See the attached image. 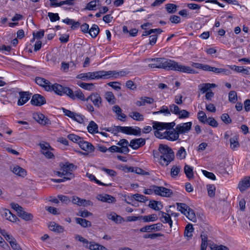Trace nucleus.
Instances as JSON below:
<instances>
[{
	"instance_id": "de8ad7c7",
	"label": "nucleus",
	"mask_w": 250,
	"mask_h": 250,
	"mask_svg": "<svg viewBox=\"0 0 250 250\" xmlns=\"http://www.w3.org/2000/svg\"><path fill=\"white\" fill-rule=\"evenodd\" d=\"M75 239L79 241L82 242L84 247L88 249L90 242L86 239L78 234L75 236Z\"/></svg>"
},
{
	"instance_id": "f8f14e48",
	"label": "nucleus",
	"mask_w": 250,
	"mask_h": 250,
	"mask_svg": "<svg viewBox=\"0 0 250 250\" xmlns=\"http://www.w3.org/2000/svg\"><path fill=\"white\" fill-rule=\"evenodd\" d=\"M19 94V98L17 104L18 105L21 106L29 101L32 94L28 91H20Z\"/></svg>"
},
{
	"instance_id": "bb28decb",
	"label": "nucleus",
	"mask_w": 250,
	"mask_h": 250,
	"mask_svg": "<svg viewBox=\"0 0 250 250\" xmlns=\"http://www.w3.org/2000/svg\"><path fill=\"white\" fill-rule=\"evenodd\" d=\"M18 216L26 221L32 220L33 218V215L31 213L25 211L23 208L20 211Z\"/></svg>"
},
{
	"instance_id": "49530a36",
	"label": "nucleus",
	"mask_w": 250,
	"mask_h": 250,
	"mask_svg": "<svg viewBox=\"0 0 250 250\" xmlns=\"http://www.w3.org/2000/svg\"><path fill=\"white\" fill-rule=\"evenodd\" d=\"M67 138L72 142L78 143V144H79L80 142L82 141L83 139V138L80 136L73 134H69L67 136Z\"/></svg>"
},
{
	"instance_id": "9d476101",
	"label": "nucleus",
	"mask_w": 250,
	"mask_h": 250,
	"mask_svg": "<svg viewBox=\"0 0 250 250\" xmlns=\"http://www.w3.org/2000/svg\"><path fill=\"white\" fill-rule=\"evenodd\" d=\"M68 96L73 100L78 99L82 101H86V98H85L84 94L80 89L76 90L74 92L73 90L70 88V90L68 91Z\"/></svg>"
},
{
	"instance_id": "c03bdc74",
	"label": "nucleus",
	"mask_w": 250,
	"mask_h": 250,
	"mask_svg": "<svg viewBox=\"0 0 250 250\" xmlns=\"http://www.w3.org/2000/svg\"><path fill=\"white\" fill-rule=\"evenodd\" d=\"M186 217L190 221L193 222H196V217L194 211L190 208L186 212V214H185Z\"/></svg>"
},
{
	"instance_id": "2f4dec72",
	"label": "nucleus",
	"mask_w": 250,
	"mask_h": 250,
	"mask_svg": "<svg viewBox=\"0 0 250 250\" xmlns=\"http://www.w3.org/2000/svg\"><path fill=\"white\" fill-rule=\"evenodd\" d=\"M129 116L133 120L137 121H142L144 120V116L137 111L131 112L129 114Z\"/></svg>"
},
{
	"instance_id": "f03ea898",
	"label": "nucleus",
	"mask_w": 250,
	"mask_h": 250,
	"mask_svg": "<svg viewBox=\"0 0 250 250\" xmlns=\"http://www.w3.org/2000/svg\"><path fill=\"white\" fill-rule=\"evenodd\" d=\"M162 68L167 70L177 71L188 74H195L196 71L189 66L180 64L178 62L170 59L162 58Z\"/></svg>"
},
{
	"instance_id": "1a4fd4ad",
	"label": "nucleus",
	"mask_w": 250,
	"mask_h": 250,
	"mask_svg": "<svg viewBox=\"0 0 250 250\" xmlns=\"http://www.w3.org/2000/svg\"><path fill=\"white\" fill-rule=\"evenodd\" d=\"M192 125L191 122L178 124L176 126V130L179 134L187 133L190 130Z\"/></svg>"
},
{
	"instance_id": "4c0bfd02",
	"label": "nucleus",
	"mask_w": 250,
	"mask_h": 250,
	"mask_svg": "<svg viewBox=\"0 0 250 250\" xmlns=\"http://www.w3.org/2000/svg\"><path fill=\"white\" fill-rule=\"evenodd\" d=\"M100 2L99 0H92L88 3L85 7L84 8V10H95L97 9L96 6L97 3H99Z\"/></svg>"
},
{
	"instance_id": "4468645a",
	"label": "nucleus",
	"mask_w": 250,
	"mask_h": 250,
	"mask_svg": "<svg viewBox=\"0 0 250 250\" xmlns=\"http://www.w3.org/2000/svg\"><path fill=\"white\" fill-rule=\"evenodd\" d=\"M33 118L39 124L42 125L51 124L50 121L44 115L40 113H36L33 114Z\"/></svg>"
},
{
	"instance_id": "37998d69",
	"label": "nucleus",
	"mask_w": 250,
	"mask_h": 250,
	"mask_svg": "<svg viewBox=\"0 0 250 250\" xmlns=\"http://www.w3.org/2000/svg\"><path fill=\"white\" fill-rule=\"evenodd\" d=\"M211 72H213L217 74L223 73L227 75H229L231 74L230 70L229 69L225 68H219L215 67H212Z\"/></svg>"
},
{
	"instance_id": "3c124183",
	"label": "nucleus",
	"mask_w": 250,
	"mask_h": 250,
	"mask_svg": "<svg viewBox=\"0 0 250 250\" xmlns=\"http://www.w3.org/2000/svg\"><path fill=\"white\" fill-rule=\"evenodd\" d=\"M177 115L178 116L179 119H186L189 117L190 113L187 110L183 109L180 110Z\"/></svg>"
},
{
	"instance_id": "a211bd4d",
	"label": "nucleus",
	"mask_w": 250,
	"mask_h": 250,
	"mask_svg": "<svg viewBox=\"0 0 250 250\" xmlns=\"http://www.w3.org/2000/svg\"><path fill=\"white\" fill-rule=\"evenodd\" d=\"M124 133L127 135L140 136L141 134V128L138 126H125Z\"/></svg>"
},
{
	"instance_id": "6e6552de",
	"label": "nucleus",
	"mask_w": 250,
	"mask_h": 250,
	"mask_svg": "<svg viewBox=\"0 0 250 250\" xmlns=\"http://www.w3.org/2000/svg\"><path fill=\"white\" fill-rule=\"evenodd\" d=\"M105 79L111 78L112 79H117L120 77H124L128 74V72L125 70L120 71H104Z\"/></svg>"
},
{
	"instance_id": "bf43d9fd",
	"label": "nucleus",
	"mask_w": 250,
	"mask_h": 250,
	"mask_svg": "<svg viewBox=\"0 0 250 250\" xmlns=\"http://www.w3.org/2000/svg\"><path fill=\"white\" fill-rule=\"evenodd\" d=\"M222 121L226 124H229L231 123L232 121L228 114H223L221 116Z\"/></svg>"
},
{
	"instance_id": "c9c22d12",
	"label": "nucleus",
	"mask_w": 250,
	"mask_h": 250,
	"mask_svg": "<svg viewBox=\"0 0 250 250\" xmlns=\"http://www.w3.org/2000/svg\"><path fill=\"white\" fill-rule=\"evenodd\" d=\"M184 172L188 179L193 178V168L191 166L186 165L184 167Z\"/></svg>"
},
{
	"instance_id": "f704fd0d",
	"label": "nucleus",
	"mask_w": 250,
	"mask_h": 250,
	"mask_svg": "<svg viewBox=\"0 0 250 250\" xmlns=\"http://www.w3.org/2000/svg\"><path fill=\"white\" fill-rule=\"evenodd\" d=\"M77 84L81 88L87 90H92L94 88V85L92 83H85L82 82H78Z\"/></svg>"
},
{
	"instance_id": "b1692460",
	"label": "nucleus",
	"mask_w": 250,
	"mask_h": 250,
	"mask_svg": "<svg viewBox=\"0 0 250 250\" xmlns=\"http://www.w3.org/2000/svg\"><path fill=\"white\" fill-rule=\"evenodd\" d=\"M49 228L50 230L58 233H62L64 231V228L62 226L54 222H50L49 225Z\"/></svg>"
},
{
	"instance_id": "a18cd8bd",
	"label": "nucleus",
	"mask_w": 250,
	"mask_h": 250,
	"mask_svg": "<svg viewBox=\"0 0 250 250\" xmlns=\"http://www.w3.org/2000/svg\"><path fill=\"white\" fill-rule=\"evenodd\" d=\"M86 176L90 179V181H94L98 185H99L101 186H108L109 185H111V184H105L102 183L100 181L97 180L96 179V178L95 177V176L92 174H89V173H87L86 174Z\"/></svg>"
},
{
	"instance_id": "774afa93",
	"label": "nucleus",
	"mask_w": 250,
	"mask_h": 250,
	"mask_svg": "<svg viewBox=\"0 0 250 250\" xmlns=\"http://www.w3.org/2000/svg\"><path fill=\"white\" fill-rule=\"evenodd\" d=\"M108 85L117 91L120 90L121 88L120 86V83L118 82H110L108 83Z\"/></svg>"
},
{
	"instance_id": "c85d7f7f",
	"label": "nucleus",
	"mask_w": 250,
	"mask_h": 250,
	"mask_svg": "<svg viewBox=\"0 0 250 250\" xmlns=\"http://www.w3.org/2000/svg\"><path fill=\"white\" fill-rule=\"evenodd\" d=\"M87 128L90 133L94 134L99 133L98 125L93 121L90 122Z\"/></svg>"
},
{
	"instance_id": "7c9ffc66",
	"label": "nucleus",
	"mask_w": 250,
	"mask_h": 250,
	"mask_svg": "<svg viewBox=\"0 0 250 250\" xmlns=\"http://www.w3.org/2000/svg\"><path fill=\"white\" fill-rule=\"evenodd\" d=\"M75 220L77 224H79L83 228H86L91 226V222L86 220L85 219L81 218H76Z\"/></svg>"
},
{
	"instance_id": "6e6d98bb",
	"label": "nucleus",
	"mask_w": 250,
	"mask_h": 250,
	"mask_svg": "<svg viewBox=\"0 0 250 250\" xmlns=\"http://www.w3.org/2000/svg\"><path fill=\"white\" fill-rule=\"evenodd\" d=\"M229 100L230 102L235 103L237 100V93L235 91H231L229 94Z\"/></svg>"
},
{
	"instance_id": "ddd939ff",
	"label": "nucleus",
	"mask_w": 250,
	"mask_h": 250,
	"mask_svg": "<svg viewBox=\"0 0 250 250\" xmlns=\"http://www.w3.org/2000/svg\"><path fill=\"white\" fill-rule=\"evenodd\" d=\"M72 202L73 204L79 206H92L93 205V202L90 200L81 199L76 196L73 197Z\"/></svg>"
},
{
	"instance_id": "052dcab7",
	"label": "nucleus",
	"mask_w": 250,
	"mask_h": 250,
	"mask_svg": "<svg viewBox=\"0 0 250 250\" xmlns=\"http://www.w3.org/2000/svg\"><path fill=\"white\" fill-rule=\"evenodd\" d=\"M48 16L52 22H54L60 20V17L57 13L49 12L48 13Z\"/></svg>"
},
{
	"instance_id": "79ce46f5",
	"label": "nucleus",
	"mask_w": 250,
	"mask_h": 250,
	"mask_svg": "<svg viewBox=\"0 0 250 250\" xmlns=\"http://www.w3.org/2000/svg\"><path fill=\"white\" fill-rule=\"evenodd\" d=\"M162 58H155L152 60L153 63L149 64V66L152 68H162L161 61Z\"/></svg>"
},
{
	"instance_id": "412c9836",
	"label": "nucleus",
	"mask_w": 250,
	"mask_h": 250,
	"mask_svg": "<svg viewBox=\"0 0 250 250\" xmlns=\"http://www.w3.org/2000/svg\"><path fill=\"white\" fill-rule=\"evenodd\" d=\"M250 187V176L245 177L238 184L239 190L243 192Z\"/></svg>"
},
{
	"instance_id": "4d7b16f0",
	"label": "nucleus",
	"mask_w": 250,
	"mask_h": 250,
	"mask_svg": "<svg viewBox=\"0 0 250 250\" xmlns=\"http://www.w3.org/2000/svg\"><path fill=\"white\" fill-rule=\"evenodd\" d=\"M208 195L210 197L215 195V187L213 185H208L207 186Z\"/></svg>"
},
{
	"instance_id": "39448f33",
	"label": "nucleus",
	"mask_w": 250,
	"mask_h": 250,
	"mask_svg": "<svg viewBox=\"0 0 250 250\" xmlns=\"http://www.w3.org/2000/svg\"><path fill=\"white\" fill-rule=\"evenodd\" d=\"M104 73V70L81 73L76 76V78L83 81L100 79H105Z\"/></svg>"
},
{
	"instance_id": "f257e3e1",
	"label": "nucleus",
	"mask_w": 250,
	"mask_h": 250,
	"mask_svg": "<svg viewBox=\"0 0 250 250\" xmlns=\"http://www.w3.org/2000/svg\"><path fill=\"white\" fill-rule=\"evenodd\" d=\"M153 128L156 129L154 135L160 139H166L169 141H176L178 139L179 134L176 128L170 130L175 125L174 122L162 123L154 121L152 123Z\"/></svg>"
},
{
	"instance_id": "cd10ccee",
	"label": "nucleus",
	"mask_w": 250,
	"mask_h": 250,
	"mask_svg": "<svg viewBox=\"0 0 250 250\" xmlns=\"http://www.w3.org/2000/svg\"><path fill=\"white\" fill-rule=\"evenodd\" d=\"M12 171L15 174L22 177H24L26 175V170L19 166H14Z\"/></svg>"
},
{
	"instance_id": "603ef678",
	"label": "nucleus",
	"mask_w": 250,
	"mask_h": 250,
	"mask_svg": "<svg viewBox=\"0 0 250 250\" xmlns=\"http://www.w3.org/2000/svg\"><path fill=\"white\" fill-rule=\"evenodd\" d=\"M160 113H164L165 115H170V112L169 109L168 108V107L167 106H163L161 107V109L160 110L158 111H154L153 112V114H158Z\"/></svg>"
},
{
	"instance_id": "ea45409f",
	"label": "nucleus",
	"mask_w": 250,
	"mask_h": 250,
	"mask_svg": "<svg viewBox=\"0 0 250 250\" xmlns=\"http://www.w3.org/2000/svg\"><path fill=\"white\" fill-rule=\"evenodd\" d=\"M194 229L191 224H188L185 229L184 235L185 236L191 238L192 236V232L193 231Z\"/></svg>"
},
{
	"instance_id": "5fc2aeb1",
	"label": "nucleus",
	"mask_w": 250,
	"mask_h": 250,
	"mask_svg": "<svg viewBox=\"0 0 250 250\" xmlns=\"http://www.w3.org/2000/svg\"><path fill=\"white\" fill-rule=\"evenodd\" d=\"M198 119L200 122L203 123H206L208 119L206 113L203 111H199L197 115Z\"/></svg>"
},
{
	"instance_id": "9b49d317",
	"label": "nucleus",
	"mask_w": 250,
	"mask_h": 250,
	"mask_svg": "<svg viewBox=\"0 0 250 250\" xmlns=\"http://www.w3.org/2000/svg\"><path fill=\"white\" fill-rule=\"evenodd\" d=\"M30 103L33 105L40 106L46 103V100L42 95L35 94L33 95Z\"/></svg>"
},
{
	"instance_id": "58836bf2",
	"label": "nucleus",
	"mask_w": 250,
	"mask_h": 250,
	"mask_svg": "<svg viewBox=\"0 0 250 250\" xmlns=\"http://www.w3.org/2000/svg\"><path fill=\"white\" fill-rule=\"evenodd\" d=\"M100 31L98 26L96 24H93L91 28L89 30L88 33L92 38L97 37Z\"/></svg>"
},
{
	"instance_id": "69168bd1",
	"label": "nucleus",
	"mask_w": 250,
	"mask_h": 250,
	"mask_svg": "<svg viewBox=\"0 0 250 250\" xmlns=\"http://www.w3.org/2000/svg\"><path fill=\"white\" fill-rule=\"evenodd\" d=\"M156 188L155 185H151L148 189H145L144 193L146 194H152L154 193L156 194Z\"/></svg>"
},
{
	"instance_id": "5701e85b",
	"label": "nucleus",
	"mask_w": 250,
	"mask_h": 250,
	"mask_svg": "<svg viewBox=\"0 0 250 250\" xmlns=\"http://www.w3.org/2000/svg\"><path fill=\"white\" fill-rule=\"evenodd\" d=\"M1 213L3 217L12 222H15L18 219L17 216L12 214L11 212L7 209H3Z\"/></svg>"
},
{
	"instance_id": "dca6fc26",
	"label": "nucleus",
	"mask_w": 250,
	"mask_h": 250,
	"mask_svg": "<svg viewBox=\"0 0 250 250\" xmlns=\"http://www.w3.org/2000/svg\"><path fill=\"white\" fill-rule=\"evenodd\" d=\"M162 224L159 223L155 224L146 226L140 229V231L142 232H150L152 231H158L161 229Z\"/></svg>"
},
{
	"instance_id": "0e129e2a",
	"label": "nucleus",
	"mask_w": 250,
	"mask_h": 250,
	"mask_svg": "<svg viewBox=\"0 0 250 250\" xmlns=\"http://www.w3.org/2000/svg\"><path fill=\"white\" fill-rule=\"evenodd\" d=\"M77 215L82 217L86 218L88 216H92V213L86 210H80L77 213Z\"/></svg>"
},
{
	"instance_id": "338daca9",
	"label": "nucleus",
	"mask_w": 250,
	"mask_h": 250,
	"mask_svg": "<svg viewBox=\"0 0 250 250\" xmlns=\"http://www.w3.org/2000/svg\"><path fill=\"white\" fill-rule=\"evenodd\" d=\"M169 107L170 112L171 111L172 113L176 115L178 114V112L180 110L179 107L174 104H170L169 106Z\"/></svg>"
},
{
	"instance_id": "e433bc0d",
	"label": "nucleus",
	"mask_w": 250,
	"mask_h": 250,
	"mask_svg": "<svg viewBox=\"0 0 250 250\" xmlns=\"http://www.w3.org/2000/svg\"><path fill=\"white\" fill-rule=\"evenodd\" d=\"M176 205L177 209L184 214H186V212L190 208L185 203H177Z\"/></svg>"
},
{
	"instance_id": "aec40b11",
	"label": "nucleus",
	"mask_w": 250,
	"mask_h": 250,
	"mask_svg": "<svg viewBox=\"0 0 250 250\" xmlns=\"http://www.w3.org/2000/svg\"><path fill=\"white\" fill-rule=\"evenodd\" d=\"M80 147L87 152H92L94 151V146L89 142L85 141L82 139L79 144Z\"/></svg>"
},
{
	"instance_id": "20e7f679",
	"label": "nucleus",
	"mask_w": 250,
	"mask_h": 250,
	"mask_svg": "<svg viewBox=\"0 0 250 250\" xmlns=\"http://www.w3.org/2000/svg\"><path fill=\"white\" fill-rule=\"evenodd\" d=\"M76 168L73 164L66 163L61 167V171H55V174L60 177H63L66 181L70 180L74 177L72 171Z\"/></svg>"
},
{
	"instance_id": "e2e57ef3",
	"label": "nucleus",
	"mask_w": 250,
	"mask_h": 250,
	"mask_svg": "<svg viewBox=\"0 0 250 250\" xmlns=\"http://www.w3.org/2000/svg\"><path fill=\"white\" fill-rule=\"evenodd\" d=\"M115 152L127 154L129 151V148L126 147H119L115 146Z\"/></svg>"
},
{
	"instance_id": "09e8293b",
	"label": "nucleus",
	"mask_w": 250,
	"mask_h": 250,
	"mask_svg": "<svg viewBox=\"0 0 250 250\" xmlns=\"http://www.w3.org/2000/svg\"><path fill=\"white\" fill-rule=\"evenodd\" d=\"M186 152L185 148L181 146L176 153V156L179 159L182 160L186 158Z\"/></svg>"
},
{
	"instance_id": "c756f323",
	"label": "nucleus",
	"mask_w": 250,
	"mask_h": 250,
	"mask_svg": "<svg viewBox=\"0 0 250 250\" xmlns=\"http://www.w3.org/2000/svg\"><path fill=\"white\" fill-rule=\"evenodd\" d=\"M230 148L235 150L236 148L239 147L240 146V144L238 142V136H234L233 137L229 139Z\"/></svg>"
},
{
	"instance_id": "8fccbe9b",
	"label": "nucleus",
	"mask_w": 250,
	"mask_h": 250,
	"mask_svg": "<svg viewBox=\"0 0 250 250\" xmlns=\"http://www.w3.org/2000/svg\"><path fill=\"white\" fill-rule=\"evenodd\" d=\"M177 7L176 5L172 3L166 5V9L168 13H174L176 11Z\"/></svg>"
},
{
	"instance_id": "473e14b6",
	"label": "nucleus",
	"mask_w": 250,
	"mask_h": 250,
	"mask_svg": "<svg viewBox=\"0 0 250 250\" xmlns=\"http://www.w3.org/2000/svg\"><path fill=\"white\" fill-rule=\"evenodd\" d=\"M158 217L156 214H153L149 215L141 216V219L144 222H154L158 220Z\"/></svg>"
},
{
	"instance_id": "864d4df0",
	"label": "nucleus",
	"mask_w": 250,
	"mask_h": 250,
	"mask_svg": "<svg viewBox=\"0 0 250 250\" xmlns=\"http://www.w3.org/2000/svg\"><path fill=\"white\" fill-rule=\"evenodd\" d=\"M181 170V167L179 166H173L170 171V174L172 177L174 178L178 175Z\"/></svg>"
},
{
	"instance_id": "a19ab883",
	"label": "nucleus",
	"mask_w": 250,
	"mask_h": 250,
	"mask_svg": "<svg viewBox=\"0 0 250 250\" xmlns=\"http://www.w3.org/2000/svg\"><path fill=\"white\" fill-rule=\"evenodd\" d=\"M148 206L155 210H160L163 207L160 202L156 201H150Z\"/></svg>"
},
{
	"instance_id": "72a5a7b5",
	"label": "nucleus",
	"mask_w": 250,
	"mask_h": 250,
	"mask_svg": "<svg viewBox=\"0 0 250 250\" xmlns=\"http://www.w3.org/2000/svg\"><path fill=\"white\" fill-rule=\"evenodd\" d=\"M104 96L105 99L109 104H113L115 103V97L112 92H106Z\"/></svg>"
},
{
	"instance_id": "f3484780",
	"label": "nucleus",
	"mask_w": 250,
	"mask_h": 250,
	"mask_svg": "<svg viewBox=\"0 0 250 250\" xmlns=\"http://www.w3.org/2000/svg\"><path fill=\"white\" fill-rule=\"evenodd\" d=\"M146 144V140L142 138L134 139L131 140L129 146L133 149H137Z\"/></svg>"
},
{
	"instance_id": "423d86ee",
	"label": "nucleus",
	"mask_w": 250,
	"mask_h": 250,
	"mask_svg": "<svg viewBox=\"0 0 250 250\" xmlns=\"http://www.w3.org/2000/svg\"><path fill=\"white\" fill-rule=\"evenodd\" d=\"M50 91H53L54 92L58 95L62 96L64 94H65L68 96V91L70 90V88L68 87H64L61 84L58 83H55L54 84H50Z\"/></svg>"
},
{
	"instance_id": "a878e982",
	"label": "nucleus",
	"mask_w": 250,
	"mask_h": 250,
	"mask_svg": "<svg viewBox=\"0 0 250 250\" xmlns=\"http://www.w3.org/2000/svg\"><path fill=\"white\" fill-rule=\"evenodd\" d=\"M160 213L161 214V221L164 223H168L170 228L172 226V221L169 214L165 213L163 211H160Z\"/></svg>"
},
{
	"instance_id": "4be33fe9",
	"label": "nucleus",
	"mask_w": 250,
	"mask_h": 250,
	"mask_svg": "<svg viewBox=\"0 0 250 250\" xmlns=\"http://www.w3.org/2000/svg\"><path fill=\"white\" fill-rule=\"evenodd\" d=\"M97 199L103 202L108 203H112L116 202L115 197L107 194H99L97 196Z\"/></svg>"
},
{
	"instance_id": "0eeeda50",
	"label": "nucleus",
	"mask_w": 250,
	"mask_h": 250,
	"mask_svg": "<svg viewBox=\"0 0 250 250\" xmlns=\"http://www.w3.org/2000/svg\"><path fill=\"white\" fill-rule=\"evenodd\" d=\"M90 100L94 105L98 108L102 106V99L100 94L96 92L91 93L87 98L86 102Z\"/></svg>"
},
{
	"instance_id": "6ab92c4d",
	"label": "nucleus",
	"mask_w": 250,
	"mask_h": 250,
	"mask_svg": "<svg viewBox=\"0 0 250 250\" xmlns=\"http://www.w3.org/2000/svg\"><path fill=\"white\" fill-rule=\"evenodd\" d=\"M35 82L37 84L43 87L45 90L50 91V84L51 83L49 81L43 78L37 77L35 79Z\"/></svg>"
},
{
	"instance_id": "680f3d73",
	"label": "nucleus",
	"mask_w": 250,
	"mask_h": 250,
	"mask_svg": "<svg viewBox=\"0 0 250 250\" xmlns=\"http://www.w3.org/2000/svg\"><path fill=\"white\" fill-rule=\"evenodd\" d=\"M207 123L210 126L216 127L218 126V123L215 119L212 117H209L206 121Z\"/></svg>"
},
{
	"instance_id": "7ed1b4c3",
	"label": "nucleus",
	"mask_w": 250,
	"mask_h": 250,
	"mask_svg": "<svg viewBox=\"0 0 250 250\" xmlns=\"http://www.w3.org/2000/svg\"><path fill=\"white\" fill-rule=\"evenodd\" d=\"M159 151L161 153L160 164L162 166H167L174 159V153L171 148L167 145L160 144Z\"/></svg>"
},
{
	"instance_id": "2eb2a0df",
	"label": "nucleus",
	"mask_w": 250,
	"mask_h": 250,
	"mask_svg": "<svg viewBox=\"0 0 250 250\" xmlns=\"http://www.w3.org/2000/svg\"><path fill=\"white\" fill-rule=\"evenodd\" d=\"M156 194L163 197H170L172 194V191L164 187L156 186Z\"/></svg>"
},
{
	"instance_id": "393cba45",
	"label": "nucleus",
	"mask_w": 250,
	"mask_h": 250,
	"mask_svg": "<svg viewBox=\"0 0 250 250\" xmlns=\"http://www.w3.org/2000/svg\"><path fill=\"white\" fill-rule=\"evenodd\" d=\"M217 85L214 83H205L199 85V88L202 93L208 92V90L212 88H215Z\"/></svg>"
},
{
	"instance_id": "13d9d810",
	"label": "nucleus",
	"mask_w": 250,
	"mask_h": 250,
	"mask_svg": "<svg viewBox=\"0 0 250 250\" xmlns=\"http://www.w3.org/2000/svg\"><path fill=\"white\" fill-rule=\"evenodd\" d=\"M133 198L135 199L136 201L144 202L146 200V197L140 194H135L132 195Z\"/></svg>"
}]
</instances>
